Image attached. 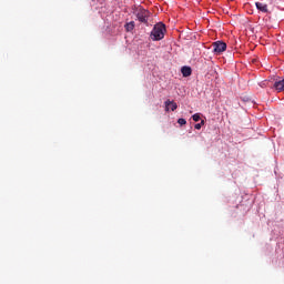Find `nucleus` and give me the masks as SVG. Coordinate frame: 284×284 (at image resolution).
Returning a JSON list of instances; mask_svg holds the SVG:
<instances>
[{
	"mask_svg": "<svg viewBox=\"0 0 284 284\" xmlns=\"http://www.w3.org/2000/svg\"><path fill=\"white\" fill-rule=\"evenodd\" d=\"M166 31L168 30L165 29V24L163 22H158L156 24H154L150 37L152 41H161L165 38Z\"/></svg>",
	"mask_w": 284,
	"mask_h": 284,
	"instance_id": "1",
	"label": "nucleus"
},
{
	"mask_svg": "<svg viewBox=\"0 0 284 284\" xmlns=\"http://www.w3.org/2000/svg\"><path fill=\"white\" fill-rule=\"evenodd\" d=\"M133 14H135L140 23H144L145 26H148V21H150V14H151L150 11H148L143 7H139L138 9L134 10Z\"/></svg>",
	"mask_w": 284,
	"mask_h": 284,
	"instance_id": "2",
	"label": "nucleus"
},
{
	"mask_svg": "<svg viewBox=\"0 0 284 284\" xmlns=\"http://www.w3.org/2000/svg\"><path fill=\"white\" fill-rule=\"evenodd\" d=\"M212 45L214 54H223L227 50V44L223 41H215Z\"/></svg>",
	"mask_w": 284,
	"mask_h": 284,
	"instance_id": "3",
	"label": "nucleus"
},
{
	"mask_svg": "<svg viewBox=\"0 0 284 284\" xmlns=\"http://www.w3.org/2000/svg\"><path fill=\"white\" fill-rule=\"evenodd\" d=\"M164 104H165V110H166V112H170V108H171L172 112H174V110H176V108H179V105L176 104V102L171 101V100H166V101L164 102Z\"/></svg>",
	"mask_w": 284,
	"mask_h": 284,
	"instance_id": "4",
	"label": "nucleus"
},
{
	"mask_svg": "<svg viewBox=\"0 0 284 284\" xmlns=\"http://www.w3.org/2000/svg\"><path fill=\"white\" fill-rule=\"evenodd\" d=\"M273 88L276 90V92H284V78L280 81H275Z\"/></svg>",
	"mask_w": 284,
	"mask_h": 284,
	"instance_id": "5",
	"label": "nucleus"
},
{
	"mask_svg": "<svg viewBox=\"0 0 284 284\" xmlns=\"http://www.w3.org/2000/svg\"><path fill=\"white\" fill-rule=\"evenodd\" d=\"M255 6H256L257 10H260V12H264L265 14H267V12H270V9H267L266 3L256 2Z\"/></svg>",
	"mask_w": 284,
	"mask_h": 284,
	"instance_id": "6",
	"label": "nucleus"
},
{
	"mask_svg": "<svg viewBox=\"0 0 284 284\" xmlns=\"http://www.w3.org/2000/svg\"><path fill=\"white\" fill-rule=\"evenodd\" d=\"M181 72L183 77H192V68L190 67H182Z\"/></svg>",
	"mask_w": 284,
	"mask_h": 284,
	"instance_id": "7",
	"label": "nucleus"
},
{
	"mask_svg": "<svg viewBox=\"0 0 284 284\" xmlns=\"http://www.w3.org/2000/svg\"><path fill=\"white\" fill-rule=\"evenodd\" d=\"M134 26H135L134 21H131V22L126 23L124 26V28H125L126 32H132V30H134Z\"/></svg>",
	"mask_w": 284,
	"mask_h": 284,
	"instance_id": "8",
	"label": "nucleus"
},
{
	"mask_svg": "<svg viewBox=\"0 0 284 284\" xmlns=\"http://www.w3.org/2000/svg\"><path fill=\"white\" fill-rule=\"evenodd\" d=\"M192 119H193V121H195V123H199V121H201V114L195 113L192 115Z\"/></svg>",
	"mask_w": 284,
	"mask_h": 284,
	"instance_id": "9",
	"label": "nucleus"
},
{
	"mask_svg": "<svg viewBox=\"0 0 284 284\" xmlns=\"http://www.w3.org/2000/svg\"><path fill=\"white\" fill-rule=\"evenodd\" d=\"M178 123H179V125H185L187 123V121L185 119H183V118H180L178 120Z\"/></svg>",
	"mask_w": 284,
	"mask_h": 284,
	"instance_id": "10",
	"label": "nucleus"
},
{
	"mask_svg": "<svg viewBox=\"0 0 284 284\" xmlns=\"http://www.w3.org/2000/svg\"><path fill=\"white\" fill-rule=\"evenodd\" d=\"M194 128H195V130H201V124L200 123H196L195 125H194Z\"/></svg>",
	"mask_w": 284,
	"mask_h": 284,
	"instance_id": "11",
	"label": "nucleus"
},
{
	"mask_svg": "<svg viewBox=\"0 0 284 284\" xmlns=\"http://www.w3.org/2000/svg\"><path fill=\"white\" fill-rule=\"evenodd\" d=\"M201 126L205 125V120H202L200 123Z\"/></svg>",
	"mask_w": 284,
	"mask_h": 284,
	"instance_id": "12",
	"label": "nucleus"
}]
</instances>
